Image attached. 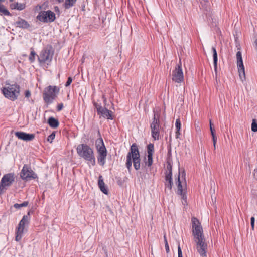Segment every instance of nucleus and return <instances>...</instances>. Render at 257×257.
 <instances>
[{
	"instance_id": "nucleus-38",
	"label": "nucleus",
	"mask_w": 257,
	"mask_h": 257,
	"mask_svg": "<svg viewBox=\"0 0 257 257\" xmlns=\"http://www.w3.org/2000/svg\"><path fill=\"white\" fill-rule=\"evenodd\" d=\"M31 96V92L29 90H27L25 92V97L29 98Z\"/></svg>"
},
{
	"instance_id": "nucleus-21",
	"label": "nucleus",
	"mask_w": 257,
	"mask_h": 257,
	"mask_svg": "<svg viewBox=\"0 0 257 257\" xmlns=\"http://www.w3.org/2000/svg\"><path fill=\"white\" fill-rule=\"evenodd\" d=\"M98 184L101 191L105 194H108V190L105 187V183L103 180L102 177L101 176L99 177Z\"/></svg>"
},
{
	"instance_id": "nucleus-50",
	"label": "nucleus",
	"mask_w": 257,
	"mask_h": 257,
	"mask_svg": "<svg viewBox=\"0 0 257 257\" xmlns=\"http://www.w3.org/2000/svg\"><path fill=\"white\" fill-rule=\"evenodd\" d=\"M10 1L12 2V1H13V0H10Z\"/></svg>"
},
{
	"instance_id": "nucleus-46",
	"label": "nucleus",
	"mask_w": 257,
	"mask_h": 257,
	"mask_svg": "<svg viewBox=\"0 0 257 257\" xmlns=\"http://www.w3.org/2000/svg\"><path fill=\"white\" fill-rule=\"evenodd\" d=\"M59 3H61L63 1V0H57Z\"/></svg>"
},
{
	"instance_id": "nucleus-10",
	"label": "nucleus",
	"mask_w": 257,
	"mask_h": 257,
	"mask_svg": "<svg viewBox=\"0 0 257 257\" xmlns=\"http://www.w3.org/2000/svg\"><path fill=\"white\" fill-rule=\"evenodd\" d=\"M172 80L175 83H180L184 80V75L181 66V60L179 64L176 66L175 69L172 71Z\"/></svg>"
},
{
	"instance_id": "nucleus-41",
	"label": "nucleus",
	"mask_w": 257,
	"mask_h": 257,
	"mask_svg": "<svg viewBox=\"0 0 257 257\" xmlns=\"http://www.w3.org/2000/svg\"><path fill=\"white\" fill-rule=\"evenodd\" d=\"M63 107V104H60L58 106V108H57L58 110V111H60V110L62 109Z\"/></svg>"
},
{
	"instance_id": "nucleus-36",
	"label": "nucleus",
	"mask_w": 257,
	"mask_h": 257,
	"mask_svg": "<svg viewBox=\"0 0 257 257\" xmlns=\"http://www.w3.org/2000/svg\"><path fill=\"white\" fill-rule=\"evenodd\" d=\"M72 81V78L69 77L68 78L67 81L66 82V83L65 84V86L67 87V86H69L70 85V84L71 83Z\"/></svg>"
},
{
	"instance_id": "nucleus-14",
	"label": "nucleus",
	"mask_w": 257,
	"mask_h": 257,
	"mask_svg": "<svg viewBox=\"0 0 257 257\" xmlns=\"http://www.w3.org/2000/svg\"><path fill=\"white\" fill-rule=\"evenodd\" d=\"M167 169L168 172L166 174L165 185H166V187L169 190H171L172 187V185H173V182H172V166L169 162H167Z\"/></svg>"
},
{
	"instance_id": "nucleus-5",
	"label": "nucleus",
	"mask_w": 257,
	"mask_h": 257,
	"mask_svg": "<svg viewBox=\"0 0 257 257\" xmlns=\"http://www.w3.org/2000/svg\"><path fill=\"white\" fill-rule=\"evenodd\" d=\"M95 145L98 153V162L100 165L103 166L105 164L107 151L102 139L99 138L97 139Z\"/></svg>"
},
{
	"instance_id": "nucleus-6",
	"label": "nucleus",
	"mask_w": 257,
	"mask_h": 257,
	"mask_svg": "<svg viewBox=\"0 0 257 257\" xmlns=\"http://www.w3.org/2000/svg\"><path fill=\"white\" fill-rule=\"evenodd\" d=\"M180 175V172L179 171L176 182L177 187V193L182 196V203L185 204L186 203L187 199L186 196V183L184 179V180L181 181Z\"/></svg>"
},
{
	"instance_id": "nucleus-29",
	"label": "nucleus",
	"mask_w": 257,
	"mask_h": 257,
	"mask_svg": "<svg viewBox=\"0 0 257 257\" xmlns=\"http://www.w3.org/2000/svg\"><path fill=\"white\" fill-rule=\"evenodd\" d=\"M251 130L254 132H257V122L255 119H253L251 124Z\"/></svg>"
},
{
	"instance_id": "nucleus-23",
	"label": "nucleus",
	"mask_w": 257,
	"mask_h": 257,
	"mask_svg": "<svg viewBox=\"0 0 257 257\" xmlns=\"http://www.w3.org/2000/svg\"><path fill=\"white\" fill-rule=\"evenodd\" d=\"M213 51V63L214 66V70L216 72H217V54L215 47H212Z\"/></svg>"
},
{
	"instance_id": "nucleus-22",
	"label": "nucleus",
	"mask_w": 257,
	"mask_h": 257,
	"mask_svg": "<svg viewBox=\"0 0 257 257\" xmlns=\"http://www.w3.org/2000/svg\"><path fill=\"white\" fill-rule=\"evenodd\" d=\"M48 123L53 128H56L59 125L58 120L53 117L49 118Z\"/></svg>"
},
{
	"instance_id": "nucleus-2",
	"label": "nucleus",
	"mask_w": 257,
	"mask_h": 257,
	"mask_svg": "<svg viewBox=\"0 0 257 257\" xmlns=\"http://www.w3.org/2000/svg\"><path fill=\"white\" fill-rule=\"evenodd\" d=\"M132 162L135 169L139 170L140 167V154L136 144H133L131 146L130 151L126 156V166L128 170H130L132 167Z\"/></svg>"
},
{
	"instance_id": "nucleus-20",
	"label": "nucleus",
	"mask_w": 257,
	"mask_h": 257,
	"mask_svg": "<svg viewBox=\"0 0 257 257\" xmlns=\"http://www.w3.org/2000/svg\"><path fill=\"white\" fill-rule=\"evenodd\" d=\"M99 114H100L104 118H106L107 119H112V112L111 111L109 110L108 109L103 108L99 112Z\"/></svg>"
},
{
	"instance_id": "nucleus-28",
	"label": "nucleus",
	"mask_w": 257,
	"mask_h": 257,
	"mask_svg": "<svg viewBox=\"0 0 257 257\" xmlns=\"http://www.w3.org/2000/svg\"><path fill=\"white\" fill-rule=\"evenodd\" d=\"M28 221H29L28 215H24L22 219L20 221V222L19 223L25 225L26 224H27L28 223Z\"/></svg>"
},
{
	"instance_id": "nucleus-45",
	"label": "nucleus",
	"mask_w": 257,
	"mask_h": 257,
	"mask_svg": "<svg viewBox=\"0 0 257 257\" xmlns=\"http://www.w3.org/2000/svg\"><path fill=\"white\" fill-rule=\"evenodd\" d=\"M104 103H105L106 102V99L105 98L104 96H103Z\"/></svg>"
},
{
	"instance_id": "nucleus-35",
	"label": "nucleus",
	"mask_w": 257,
	"mask_h": 257,
	"mask_svg": "<svg viewBox=\"0 0 257 257\" xmlns=\"http://www.w3.org/2000/svg\"><path fill=\"white\" fill-rule=\"evenodd\" d=\"M178 257H183L182 252L180 245H178Z\"/></svg>"
},
{
	"instance_id": "nucleus-15",
	"label": "nucleus",
	"mask_w": 257,
	"mask_h": 257,
	"mask_svg": "<svg viewBox=\"0 0 257 257\" xmlns=\"http://www.w3.org/2000/svg\"><path fill=\"white\" fill-rule=\"evenodd\" d=\"M52 57L53 54L51 50L45 49L41 52L38 59L40 62L48 63L51 61Z\"/></svg>"
},
{
	"instance_id": "nucleus-4",
	"label": "nucleus",
	"mask_w": 257,
	"mask_h": 257,
	"mask_svg": "<svg viewBox=\"0 0 257 257\" xmlns=\"http://www.w3.org/2000/svg\"><path fill=\"white\" fill-rule=\"evenodd\" d=\"M4 95L9 99L16 100L20 94V87L16 84L9 85L2 89Z\"/></svg>"
},
{
	"instance_id": "nucleus-8",
	"label": "nucleus",
	"mask_w": 257,
	"mask_h": 257,
	"mask_svg": "<svg viewBox=\"0 0 257 257\" xmlns=\"http://www.w3.org/2000/svg\"><path fill=\"white\" fill-rule=\"evenodd\" d=\"M58 89L56 86H49L47 89L44 91L43 93V98L45 102L51 103L55 97L56 93H58Z\"/></svg>"
},
{
	"instance_id": "nucleus-16",
	"label": "nucleus",
	"mask_w": 257,
	"mask_h": 257,
	"mask_svg": "<svg viewBox=\"0 0 257 257\" xmlns=\"http://www.w3.org/2000/svg\"><path fill=\"white\" fill-rule=\"evenodd\" d=\"M15 135L18 139L25 141H30L33 140L35 138V135L33 134H27L23 132H16Z\"/></svg>"
},
{
	"instance_id": "nucleus-48",
	"label": "nucleus",
	"mask_w": 257,
	"mask_h": 257,
	"mask_svg": "<svg viewBox=\"0 0 257 257\" xmlns=\"http://www.w3.org/2000/svg\"><path fill=\"white\" fill-rule=\"evenodd\" d=\"M164 241H165V243H168V242H167V240H165Z\"/></svg>"
},
{
	"instance_id": "nucleus-3",
	"label": "nucleus",
	"mask_w": 257,
	"mask_h": 257,
	"mask_svg": "<svg viewBox=\"0 0 257 257\" xmlns=\"http://www.w3.org/2000/svg\"><path fill=\"white\" fill-rule=\"evenodd\" d=\"M76 150L79 156L90 161L92 165L95 164V160L93 151L89 146L81 144L77 146Z\"/></svg>"
},
{
	"instance_id": "nucleus-7",
	"label": "nucleus",
	"mask_w": 257,
	"mask_h": 257,
	"mask_svg": "<svg viewBox=\"0 0 257 257\" xmlns=\"http://www.w3.org/2000/svg\"><path fill=\"white\" fill-rule=\"evenodd\" d=\"M14 175L13 173L7 174L3 177L0 183V195L3 193L14 182Z\"/></svg>"
},
{
	"instance_id": "nucleus-13",
	"label": "nucleus",
	"mask_w": 257,
	"mask_h": 257,
	"mask_svg": "<svg viewBox=\"0 0 257 257\" xmlns=\"http://www.w3.org/2000/svg\"><path fill=\"white\" fill-rule=\"evenodd\" d=\"M236 60L239 77L241 81H243L245 79V74L242 55L240 51H238L236 53Z\"/></svg>"
},
{
	"instance_id": "nucleus-11",
	"label": "nucleus",
	"mask_w": 257,
	"mask_h": 257,
	"mask_svg": "<svg viewBox=\"0 0 257 257\" xmlns=\"http://www.w3.org/2000/svg\"><path fill=\"white\" fill-rule=\"evenodd\" d=\"M150 127L151 129V134L152 137L155 140H159L160 120L158 115H157L156 113H154V118L151 124Z\"/></svg>"
},
{
	"instance_id": "nucleus-49",
	"label": "nucleus",
	"mask_w": 257,
	"mask_h": 257,
	"mask_svg": "<svg viewBox=\"0 0 257 257\" xmlns=\"http://www.w3.org/2000/svg\"><path fill=\"white\" fill-rule=\"evenodd\" d=\"M5 1V0H0V1H1V2H3V1Z\"/></svg>"
},
{
	"instance_id": "nucleus-1",
	"label": "nucleus",
	"mask_w": 257,
	"mask_h": 257,
	"mask_svg": "<svg viewBox=\"0 0 257 257\" xmlns=\"http://www.w3.org/2000/svg\"><path fill=\"white\" fill-rule=\"evenodd\" d=\"M192 232L197 252L201 257H207V244L203 235V228L195 217L192 218Z\"/></svg>"
},
{
	"instance_id": "nucleus-42",
	"label": "nucleus",
	"mask_w": 257,
	"mask_h": 257,
	"mask_svg": "<svg viewBox=\"0 0 257 257\" xmlns=\"http://www.w3.org/2000/svg\"><path fill=\"white\" fill-rule=\"evenodd\" d=\"M176 138H179V135H180V131H178V130H176Z\"/></svg>"
},
{
	"instance_id": "nucleus-30",
	"label": "nucleus",
	"mask_w": 257,
	"mask_h": 257,
	"mask_svg": "<svg viewBox=\"0 0 257 257\" xmlns=\"http://www.w3.org/2000/svg\"><path fill=\"white\" fill-rule=\"evenodd\" d=\"M36 55V53L34 51H31L30 55L29 56V60L33 62L35 60V56Z\"/></svg>"
},
{
	"instance_id": "nucleus-24",
	"label": "nucleus",
	"mask_w": 257,
	"mask_h": 257,
	"mask_svg": "<svg viewBox=\"0 0 257 257\" xmlns=\"http://www.w3.org/2000/svg\"><path fill=\"white\" fill-rule=\"evenodd\" d=\"M0 15H4L6 16H9L10 15L9 11L6 9L5 7L0 4Z\"/></svg>"
},
{
	"instance_id": "nucleus-44",
	"label": "nucleus",
	"mask_w": 257,
	"mask_h": 257,
	"mask_svg": "<svg viewBox=\"0 0 257 257\" xmlns=\"http://www.w3.org/2000/svg\"><path fill=\"white\" fill-rule=\"evenodd\" d=\"M185 176V171H183L182 172V177L183 178Z\"/></svg>"
},
{
	"instance_id": "nucleus-27",
	"label": "nucleus",
	"mask_w": 257,
	"mask_h": 257,
	"mask_svg": "<svg viewBox=\"0 0 257 257\" xmlns=\"http://www.w3.org/2000/svg\"><path fill=\"white\" fill-rule=\"evenodd\" d=\"M76 1V0H66L65 3V7L66 8H70L74 5Z\"/></svg>"
},
{
	"instance_id": "nucleus-31",
	"label": "nucleus",
	"mask_w": 257,
	"mask_h": 257,
	"mask_svg": "<svg viewBox=\"0 0 257 257\" xmlns=\"http://www.w3.org/2000/svg\"><path fill=\"white\" fill-rule=\"evenodd\" d=\"M55 133H52L51 135H50L47 138L48 141L50 142V143H52L53 139L55 138Z\"/></svg>"
},
{
	"instance_id": "nucleus-47",
	"label": "nucleus",
	"mask_w": 257,
	"mask_h": 257,
	"mask_svg": "<svg viewBox=\"0 0 257 257\" xmlns=\"http://www.w3.org/2000/svg\"><path fill=\"white\" fill-rule=\"evenodd\" d=\"M164 240H167L165 235L164 236Z\"/></svg>"
},
{
	"instance_id": "nucleus-18",
	"label": "nucleus",
	"mask_w": 257,
	"mask_h": 257,
	"mask_svg": "<svg viewBox=\"0 0 257 257\" xmlns=\"http://www.w3.org/2000/svg\"><path fill=\"white\" fill-rule=\"evenodd\" d=\"M25 226V225L24 224H22L20 223H19L18 227L16 232L15 239L17 241H19L21 239L24 233Z\"/></svg>"
},
{
	"instance_id": "nucleus-32",
	"label": "nucleus",
	"mask_w": 257,
	"mask_h": 257,
	"mask_svg": "<svg viewBox=\"0 0 257 257\" xmlns=\"http://www.w3.org/2000/svg\"><path fill=\"white\" fill-rule=\"evenodd\" d=\"M175 126L176 130H178V131H180L181 128V123L179 119H177L176 120Z\"/></svg>"
},
{
	"instance_id": "nucleus-26",
	"label": "nucleus",
	"mask_w": 257,
	"mask_h": 257,
	"mask_svg": "<svg viewBox=\"0 0 257 257\" xmlns=\"http://www.w3.org/2000/svg\"><path fill=\"white\" fill-rule=\"evenodd\" d=\"M28 202L27 201H25L21 204L16 203L14 205V207L16 209H20L23 207H26L28 205Z\"/></svg>"
},
{
	"instance_id": "nucleus-33",
	"label": "nucleus",
	"mask_w": 257,
	"mask_h": 257,
	"mask_svg": "<svg viewBox=\"0 0 257 257\" xmlns=\"http://www.w3.org/2000/svg\"><path fill=\"white\" fill-rule=\"evenodd\" d=\"M211 135L212 137V140H213V146L214 147V149H215L217 138L215 135V133H214V132H212V134H211Z\"/></svg>"
},
{
	"instance_id": "nucleus-39",
	"label": "nucleus",
	"mask_w": 257,
	"mask_h": 257,
	"mask_svg": "<svg viewBox=\"0 0 257 257\" xmlns=\"http://www.w3.org/2000/svg\"><path fill=\"white\" fill-rule=\"evenodd\" d=\"M210 128L211 134H212V132L214 133L215 130H214V129L213 128L211 120H210Z\"/></svg>"
},
{
	"instance_id": "nucleus-9",
	"label": "nucleus",
	"mask_w": 257,
	"mask_h": 257,
	"mask_svg": "<svg viewBox=\"0 0 257 257\" xmlns=\"http://www.w3.org/2000/svg\"><path fill=\"white\" fill-rule=\"evenodd\" d=\"M55 14L51 11H41L37 16V19L44 23L52 22L55 20Z\"/></svg>"
},
{
	"instance_id": "nucleus-12",
	"label": "nucleus",
	"mask_w": 257,
	"mask_h": 257,
	"mask_svg": "<svg viewBox=\"0 0 257 257\" xmlns=\"http://www.w3.org/2000/svg\"><path fill=\"white\" fill-rule=\"evenodd\" d=\"M20 176L24 180H30L37 178V175L27 165H25L20 173Z\"/></svg>"
},
{
	"instance_id": "nucleus-37",
	"label": "nucleus",
	"mask_w": 257,
	"mask_h": 257,
	"mask_svg": "<svg viewBox=\"0 0 257 257\" xmlns=\"http://www.w3.org/2000/svg\"><path fill=\"white\" fill-rule=\"evenodd\" d=\"M254 222H255V218L254 217H252L251 218V226L252 230L254 229Z\"/></svg>"
},
{
	"instance_id": "nucleus-17",
	"label": "nucleus",
	"mask_w": 257,
	"mask_h": 257,
	"mask_svg": "<svg viewBox=\"0 0 257 257\" xmlns=\"http://www.w3.org/2000/svg\"><path fill=\"white\" fill-rule=\"evenodd\" d=\"M148 161L146 164L149 167L151 166L153 163V153L154 152V145L152 144H149L147 146Z\"/></svg>"
},
{
	"instance_id": "nucleus-43",
	"label": "nucleus",
	"mask_w": 257,
	"mask_h": 257,
	"mask_svg": "<svg viewBox=\"0 0 257 257\" xmlns=\"http://www.w3.org/2000/svg\"><path fill=\"white\" fill-rule=\"evenodd\" d=\"M36 9L37 10H41V6H39V5H38V6H37Z\"/></svg>"
},
{
	"instance_id": "nucleus-40",
	"label": "nucleus",
	"mask_w": 257,
	"mask_h": 257,
	"mask_svg": "<svg viewBox=\"0 0 257 257\" xmlns=\"http://www.w3.org/2000/svg\"><path fill=\"white\" fill-rule=\"evenodd\" d=\"M165 249H166V252L167 253L169 252V247L168 243H165Z\"/></svg>"
},
{
	"instance_id": "nucleus-19",
	"label": "nucleus",
	"mask_w": 257,
	"mask_h": 257,
	"mask_svg": "<svg viewBox=\"0 0 257 257\" xmlns=\"http://www.w3.org/2000/svg\"><path fill=\"white\" fill-rule=\"evenodd\" d=\"M15 25L17 27L22 29H27L30 27V25L27 21L20 18H18V20L15 22Z\"/></svg>"
},
{
	"instance_id": "nucleus-25",
	"label": "nucleus",
	"mask_w": 257,
	"mask_h": 257,
	"mask_svg": "<svg viewBox=\"0 0 257 257\" xmlns=\"http://www.w3.org/2000/svg\"><path fill=\"white\" fill-rule=\"evenodd\" d=\"M25 8V5L24 4L19 3L18 2L15 3L13 4V8L19 10H22Z\"/></svg>"
},
{
	"instance_id": "nucleus-34",
	"label": "nucleus",
	"mask_w": 257,
	"mask_h": 257,
	"mask_svg": "<svg viewBox=\"0 0 257 257\" xmlns=\"http://www.w3.org/2000/svg\"><path fill=\"white\" fill-rule=\"evenodd\" d=\"M94 105L95 108L97 109V111L98 113L103 108V107L100 105H99V104L96 103L95 102L94 103Z\"/></svg>"
}]
</instances>
